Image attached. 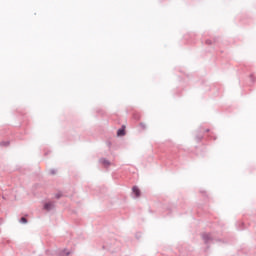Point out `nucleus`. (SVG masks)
<instances>
[{
  "label": "nucleus",
  "instance_id": "nucleus-1",
  "mask_svg": "<svg viewBox=\"0 0 256 256\" xmlns=\"http://www.w3.org/2000/svg\"><path fill=\"white\" fill-rule=\"evenodd\" d=\"M133 193L135 194L136 197H141V190L137 186H134L132 188Z\"/></svg>",
  "mask_w": 256,
  "mask_h": 256
},
{
  "label": "nucleus",
  "instance_id": "nucleus-2",
  "mask_svg": "<svg viewBox=\"0 0 256 256\" xmlns=\"http://www.w3.org/2000/svg\"><path fill=\"white\" fill-rule=\"evenodd\" d=\"M44 209H46V211H51V209H53V203H46Z\"/></svg>",
  "mask_w": 256,
  "mask_h": 256
},
{
  "label": "nucleus",
  "instance_id": "nucleus-3",
  "mask_svg": "<svg viewBox=\"0 0 256 256\" xmlns=\"http://www.w3.org/2000/svg\"><path fill=\"white\" fill-rule=\"evenodd\" d=\"M117 135H118V137H123V135H125V129H119L118 131H117Z\"/></svg>",
  "mask_w": 256,
  "mask_h": 256
},
{
  "label": "nucleus",
  "instance_id": "nucleus-4",
  "mask_svg": "<svg viewBox=\"0 0 256 256\" xmlns=\"http://www.w3.org/2000/svg\"><path fill=\"white\" fill-rule=\"evenodd\" d=\"M20 223H27V218L22 217V218L20 219Z\"/></svg>",
  "mask_w": 256,
  "mask_h": 256
}]
</instances>
